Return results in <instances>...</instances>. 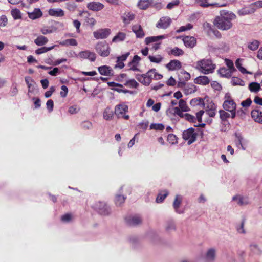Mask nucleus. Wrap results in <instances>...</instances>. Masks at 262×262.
Instances as JSON below:
<instances>
[{"instance_id":"obj_52","label":"nucleus","mask_w":262,"mask_h":262,"mask_svg":"<svg viewBox=\"0 0 262 262\" xmlns=\"http://www.w3.org/2000/svg\"><path fill=\"white\" fill-rule=\"evenodd\" d=\"M25 82L27 85L28 88V92H31L30 89L32 86V83H35V81L33 79L31 78L30 76H26L25 77Z\"/></svg>"},{"instance_id":"obj_23","label":"nucleus","mask_w":262,"mask_h":262,"mask_svg":"<svg viewBox=\"0 0 262 262\" xmlns=\"http://www.w3.org/2000/svg\"><path fill=\"white\" fill-rule=\"evenodd\" d=\"M132 30L137 38H143L145 36L144 31L140 25H136L132 27Z\"/></svg>"},{"instance_id":"obj_42","label":"nucleus","mask_w":262,"mask_h":262,"mask_svg":"<svg viewBox=\"0 0 262 262\" xmlns=\"http://www.w3.org/2000/svg\"><path fill=\"white\" fill-rule=\"evenodd\" d=\"M126 86L130 88H137L139 86V83L134 79L127 80L124 84Z\"/></svg>"},{"instance_id":"obj_45","label":"nucleus","mask_w":262,"mask_h":262,"mask_svg":"<svg viewBox=\"0 0 262 262\" xmlns=\"http://www.w3.org/2000/svg\"><path fill=\"white\" fill-rule=\"evenodd\" d=\"M126 198L123 195L118 194L116 195L115 199V203L117 206H120L123 203L125 200Z\"/></svg>"},{"instance_id":"obj_31","label":"nucleus","mask_w":262,"mask_h":262,"mask_svg":"<svg viewBox=\"0 0 262 262\" xmlns=\"http://www.w3.org/2000/svg\"><path fill=\"white\" fill-rule=\"evenodd\" d=\"M168 194V192L167 190L161 191L156 198V202L158 203L162 202Z\"/></svg>"},{"instance_id":"obj_40","label":"nucleus","mask_w":262,"mask_h":262,"mask_svg":"<svg viewBox=\"0 0 262 262\" xmlns=\"http://www.w3.org/2000/svg\"><path fill=\"white\" fill-rule=\"evenodd\" d=\"M254 11L255 10L253 8L249 9L247 8H244L241 10H239L237 12V13L239 15L243 16L252 13L254 12Z\"/></svg>"},{"instance_id":"obj_11","label":"nucleus","mask_w":262,"mask_h":262,"mask_svg":"<svg viewBox=\"0 0 262 262\" xmlns=\"http://www.w3.org/2000/svg\"><path fill=\"white\" fill-rule=\"evenodd\" d=\"M190 78V74L185 71H182L178 75V86L183 88L186 84V81Z\"/></svg>"},{"instance_id":"obj_29","label":"nucleus","mask_w":262,"mask_h":262,"mask_svg":"<svg viewBox=\"0 0 262 262\" xmlns=\"http://www.w3.org/2000/svg\"><path fill=\"white\" fill-rule=\"evenodd\" d=\"M169 55H172L174 56H182L184 54L183 50L178 47H174L168 52Z\"/></svg>"},{"instance_id":"obj_41","label":"nucleus","mask_w":262,"mask_h":262,"mask_svg":"<svg viewBox=\"0 0 262 262\" xmlns=\"http://www.w3.org/2000/svg\"><path fill=\"white\" fill-rule=\"evenodd\" d=\"M113 115V112L109 108H106L103 112V118L106 120L112 119Z\"/></svg>"},{"instance_id":"obj_2","label":"nucleus","mask_w":262,"mask_h":262,"mask_svg":"<svg viewBox=\"0 0 262 262\" xmlns=\"http://www.w3.org/2000/svg\"><path fill=\"white\" fill-rule=\"evenodd\" d=\"M163 78V75L157 72V70L155 68L151 69L145 74H137L136 75L137 79L142 84L147 86L149 85L152 79L159 80Z\"/></svg>"},{"instance_id":"obj_46","label":"nucleus","mask_w":262,"mask_h":262,"mask_svg":"<svg viewBox=\"0 0 262 262\" xmlns=\"http://www.w3.org/2000/svg\"><path fill=\"white\" fill-rule=\"evenodd\" d=\"M11 14L14 19H19L21 18V14L20 10L18 9H12Z\"/></svg>"},{"instance_id":"obj_35","label":"nucleus","mask_w":262,"mask_h":262,"mask_svg":"<svg viewBox=\"0 0 262 262\" xmlns=\"http://www.w3.org/2000/svg\"><path fill=\"white\" fill-rule=\"evenodd\" d=\"M134 18L135 15L130 12L125 14L124 16L122 17L123 21L126 24H129Z\"/></svg>"},{"instance_id":"obj_61","label":"nucleus","mask_w":262,"mask_h":262,"mask_svg":"<svg viewBox=\"0 0 262 262\" xmlns=\"http://www.w3.org/2000/svg\"><path fill=\"white\" fill-rule=\"evenodd\" d=\"M61 89L62 91L60 92V94L61 97L64 98L67 96L68 92V89L66 85H62L61 87Z\"/></svg>"},{"instance_id":"obj_51","label":"nucleus","mask_w":262,"mask_h":262,"mask_svg":"<svg viewBox=\"0 0 262 262\" xmlns=\"http://www.w3.org/2000/svg\"><path fill=\"white\" fill-rule=\"evenodd\" d=\"M203 103V100L200 98H196L192 99L190 102V105L192 106H193L200 105Z\"/></svg>"},{"instance_id":"obj_34","label":"nucleus","mask_w":262,"mask_h":262,"mask_svg":"<svg viewBox=\"0 0 262 262\" xmlns=\"http://www.w3.org/2000/svg\"><path fill=\"white\" fill-rule=\"evenodd\" d=\"M181 203H182V198L180 195H177L176 196L174 201L173 202V206L174 209H175V211L179 213H180V212L178 211V209H179Z\"/></svg>"},{"instance_id":"obj_48","label":"nucleus","mask_w":262,"mask_h":262,"mask_svg":"<svg viewBox=\"0 0 262 262\" xmlns=\"http://www.w3.org/2000/svg\"><path fill=\"white\" fill-rule=\"evenodd\" d=\"M77 6L76 4L74 2H68L66 3V8L70 12H74Z\"/></svg>"},{"instance_id":"obj_33","label":"nucleus","mask_w":262,"mask_h":262,"mask_svg":"<svg viewBox=\"0 0 262 262\" xmlns=\"http://www.w3.org/2000/svg\"><path fill=\"white\" fill-rule=\"evenodd\" d=\"M249 89L251 92L257 93L260 90V85L257 82H251L249 84Z\"/></svg>"},{"instance_id":"obj_32","label":"nucleus","mask_w":262,"mask_h":262,"mask_svg":"<svg viewBox=\"0 0 262 262\" xmlns=\"http://www.w3.org/2000/svg\"><path fill=\"white\" fill-rule=\"evenodd\" d=\"M215 256V250L213 248L209 249L206 253V258L209 261H213Z\"/></svg>"},{"instance_id":"obj_53","label":"nucleus","mask_w":262,"mask_h":262,"mask_svg":"<svg viewBox=\"0 0 262 262\" xmlns=\"http://www.w3.org/2000/svg\"><path fill=\"white\" fill-rule=\"evenodd\" d=\"M220 118L222 121H225L230 117V114L224 110H220Z\"/></svg>"},{"instance_id":"obj_50","label":"nucleus","mask_w":262,"mask_h":262,"mask_svg":"<svg viewBox=\"0 0 262 262\" xmlns=\"http://www.w3.org/2000/svg\"><path fill=\"white\" fill-rule=\"evenodd\" d=\"M167 141L171 144H176L178 142L177 137L173 134H169L167 136Z\"/></svg>"},{"instance_id":"obj_58","label":"nucleus","mask_w":262,"mask_h":262,"mask_svg":"<svg viewBox=\"0 0 262 262\" xmlns=\"http://www.w3.org/2000/svg\"><path fill=\"white\" fill-rule=\"evenodd\" d=\"M206 113L210 117H214L216 114V107L212 106L211 108L206 110Z\"/></svg>"},{"instance_id":"obj_8","label":"nucleus","mask_w":262,"mask_h":262,"mask_svg":"<svg viewBox=\"0 0 262 262\" xmlns=\"http://www.w3.org/2000/svg\"><path fill=\"white\" fill-rule=\"evenodd\" d=\"M128 106L125 104H120L116 106L115 108V114L118 118H122L125 120H128L129 116L125 114L128 112Z\"/></svg>"},{"instance_id":"obj_62","label":"nucleus","mask_w":262,"mask_h":262,"mask_svg":"<svg viewBox=\"0 0 262 262\" xmlns=\"http://www.w3.org/2000/svg\"><path fill=\"white\" fill-rule=\"evenodd\" d=\"M180 2L179 0H174L171 2L169 3L166 6V8L168 9H172L174 6L179 5Z\"/></svg>"},{"instance_id":"obj_59","label":"nucleus","mask_w":262,"mask_h":262,"mask_svg":"<svg viewBox=\"0 0 262 262\" xmlns=\"http://www.w3.org/2000/svg\"><path fill=\"white\" fill-rule=\"evenodd\" d=\"M174 114H177L181 118H184L185 117V114L183 113V112L181 109L178 107H175L173 108Z\"/></svg>"},{"instance_id":"obj_12","label":"nucleus","mask_w":262,"mask_h":262,"mask_svg":"<svg viewBox=\"0 0 262 262\" xmlns=\"http://www.w3.org/2000/svg\"><path fill=\"white\" fill-rule=\"evenodd\" d=\"M171 19L168 16L162 17L157 23L156 26L159 28L167 29L170 25Z\"/></svg>"},{"instance_id":"obj_13","label":"nucleus","mask_w":262,"mask_h":262,"mask_svg":"<svg viewBox=\"0 0 262 262\" xmlns=\"http://www.w3.org/2000/svg\"><path fill=\"white\" fill-rule=\"evenodd\" d=\"M110 34L109 29H100L95 31L93 33L94 36L96 39H104L107 37Z\"/></svg>"},{"instance_id":"obj_7","label":"nucleus","mask_w":262,"mask_h":262,"mask_svg":"<svg viewBox=\"0 0 262 262\" xmlns=\"http://www.w3.org/2000/svg\"><path fill=\"white\" fill-rule=\"evenodd\" d=\"M182 137L184 140L188 141V143L190 145L196 140L197 133L195 132L193 128L191 127L183 132Z\"/></svg>"},{"instance_id":"obj_14","label":"nucleus","mask_w":262,"mask_h":262,"mask_svg":"<svg viewBox=\"0 0 262 262\" xmlns=\"http://www.w3.org/2000/svg\"><path fill=\"white\" fill-rule=\"evenodd\" d=\"M104 7V5L99 2H92L87 4L88 9L93 11H100L102 10Z\"/></svg>"},{"instance_id":"obj_38","label":"nucleus","mask_w":262,"mask_h":262,"mask_svg":"<svg viewBox=\"0 0 262 262\" xmlns=\"http://www.w3.org/2000/svg\"><path fill=\"white\" fill-rule=\"evenodd\" d=\"M82 13L88 14V16H87L85 19V22L88 24H89L92 26H93L94 25H95V24H96V22L95 19L93 17H90V14L88 11H82V12L81 13H80V15H81Z\"/></svg>"},{"instance_id":"obj_4","label":"nucleus","mask_w":262,"mask_h":262,"mask_svg":"<svg viewBox=\"0 0 262 262\" xmlns=\"http://www.w3.org/2000/svg\"><path fill=\"white\" fill-rule=\"evenodd\" d=\"M225 98V100L223 104V108L226 111L231 112V118H234L236 116V104L229 94H226Z\"/></svg>"},{"instance_id":"obj_26","label":"nucleus","mask_w":262,"mask_h":262,"mask_svg":"<svg viewBox=\"0 0 262 262\" xmlns=\"http://www.w3.org/2000/svg\"><path fill=\"white\" fill-rule=\"evenodd\" d=\"M184 92L186 95H189L196 91V87L193 84H188L183 86Z\"/></svg>"},{"instance_id":"obj_6","label":"nucleus","mask_w":262,"mask_h":262,"mask_svg":"<svg viewBox=\"0 0 262 262\" xmlns=\"http://www.w3.org/2000/svg\"><path fill=\"white\" fill-rule=\"evenodd\" d=\"M96 50L102 57H107L110 53V48L106 41L98 43L96 47Z\"/></svg>"},{"instance_id":"obj_15","label":"nucleus","mask_w":262,"mask_h":262,"mask_svg":"<svg viewBox=\"0 0 262 262\" xmlns=\"http://www.w3.org/2000/svg\"><path fill=\"white\" fill-rule=\"evenodd\" d=\"M166 68L169 71H174L179 70L182 68L181 62L176 59L171 60L166 65Z\"/></svg>"},{"instance_id":"obj_22","label":"nucleus","mask_w":262,"mask_h":262,"mask_svg":"<svg viewBox=\"0 0 262 262\" xmlns=\"http://www.w3.org/2000/svg\"><path fill=\"white\" fill-rule=\"evenodd\" d=\"M28 15L29 18L35 20L41 17L42 16V12L39 8H35L32 12H28Z\"/></svg>"},{"instance_id":"obj_24","label":"nucleus","mask_w":262,"mask_h":262,"mask_svg":"<svg viewBox=\"0 0 262 262\" xmlns=\"http://www.w3.org/2000/svg\"><path fill=\"white\" fill-rule=\"evenodd\" d=\"M153 4L154 0H140L138 2V6L140 9L145 10Z\"/></svg>"},{"instance_id":"obj_47","label":"nucleus","mask_w":262,"mask_h":262,"mask_svg":"<svg viewBox=\"0 0 262 262\" xmlns=\"http://www.w3.org/2000/svg\"><path fill=\"white\" fill-rule=\"evenodd\" d=\"M179 108L181 109L182 111L187 112L190 110L189 108L187 105V103L183 99H181L179 102Z\"/></svg>"},{"instance_id":"obj_21","label":"nucleus","mask_w":262,"mask_h":262,"mask_svg":"<svg viewBox=\"0 0 262 262\" xmlns=\"http://www.w3.org/2000/svg\"><path fill=\"white\" fill-rule=\"evenodd\" d=\"M197 3L199 5L202 7H208L209 6H216V7H224L226 6V4H219V3H209L208 0H197Z\"/></svg>"},{"instance_id":"obj_55","label":"nucleus","mask_w":262,"mask_h":262,"mask_svg":"<svg viewBox=\"0 0 262 262\" xmlns=\"http://www.w3.org/2000/svg\"><path fill=\"white\" fill-rule=\"evenodd\" d=\"M8 23V19L6 15H2L0 16V27H5Z\"/></svg>"},{"instance_id":"obj_19","label":"nucleus","mask_w":262,"mask_h":262,"mask_svg":"<svg viewBox=\"0 0 262 262\" xmlns=\"http://www.w3.org/2000/svg\"><path fill=\"white\" fill-rule=\"evenodd\" d=\"M50 16L56 17H61L64 16V11L60 8H51L48 10Z\"/></svg>"},{"instance_id":"obj_25","label":"nucleus","mask_w":262,"mask_h":262,"mask_svg":"<svg viewBox=\"0 0 262 262\" xmlns=\"http://www.w3.org/2000/svg\"><path fill=\"white\" fill-rule=\"evenodd\" d=\"M194 83L198 84L207 85L209 83L210 80L206 76H200L194 79Z\"/></svg>"},{"instance_id":"obj_36","label":"nucleus","mask_w":262,"mask_h":262,"mask_svg":"<svg viewBox=\"0 0 262 262\" xmlns=\"http://www.w3.org/2000/svg\"><path fill=\"white\" fill-rule=\"evenodd\" d=\"M148 58L150 62L156 63H160L163 59V57L161 55H157L156 56L149 55Z\"/></svg>"},{"instance_id":"obj_20","label":"nucleus","mask_w":262,"mask_h":262,"mask_svg":"<svg viewBox=\"0 0 262 262\" xmlns=\"http://www.w3.org/2000/svg\"><path fill=\"white\" fill-rule=\"evenodd\" d=\"M99 73L104 76H112L113 75V70L107 66H102L98 68Z\"/></svg>"},{"instance_id":"obj_39","label":"nucleus","mask_w":262,"mask_h":262,"mask_svg":"<svg viewBox=\"0 0 262 262\" xmlns=\"http://www.w3.org/2000/svg\"><path fill=\"white\" fill-rule=\"evenodd\" d=\"M126 38V34L123 32H119L112 39L113 42L123 41Z\"/></svg>"},{"instance_id":"obj_54","label":"nucleus","mask_w":262,"mask_h":262,"mask_svg":"<svg viewBox=\"0 0 262 262\" xmlns=\"http://www.w3.org/2000/svg\"><path fill=\"white\" fill-rule=\"evenodd\" d=\"M193 28V25L191 24H188L185 26H181L177 31L178 33L183 32L186 30H190Z\"/></svg>"},{"instance_id":"obj_63","label":"nucleus","mask_w":262,"mask_h":262,"mask_svg":"<svg viewBox=\"0 0 262 262\" xmlns=\"http://www.w3.org/2000/svg\"><path fill=\"white\" fill-rule=\"evenodd\" d=\"M128 66L129 67V70L133 71H139L140 70L138 68V64L137 63H132V62L130 61L128 63Z\"/></svg>"},{"instance_id":"obj_28","label":"nucleus","mask_w":262,"mask_h":262,"mask_svg":"<svg viewBox=\"0 0 262 262\" xmlns=\"http://www.w3.org/2000/svg\"><path fill=\"white\" fill-rule=\"evenodd\" d=\"M259 43L258 40L253 39L248 43L247 48L250 50L256 51L258 48Z\"/></svg>"},{"instance_id":"obj_16","label":"nucleus","mask_w":262,"mask_h":262,"mask_svg":"<svg viewBox=\"0 0 262 262\" xmlns=\"http://www.w3.org/2000/svg\"><path fill=\"white\" fill-rule=\"evenodd\" d=\"M184 44L186 47L192 48L196 43V39L193 36H186L183 38Z\"/></svg>"},{"instance_id":"obj_30","label":"nucleus","mask_w":262,"mask_h":262,"mask_svg":"<svg viewBox=\"0 0 262 262\" xmlns=\"http://www.w3.org/2000/svg\"><path fill=\"white\" fill-rule=\"evenodd\" d=\"M59 44L62 46H76L78 43L76 39L71 38L63 40L62 41L60 42Z\"/></svg>"},{"instance_id":"obj_49","label":"nucleus","mask_w":262,"mask_h":262,"mask_svg":"<svg viewBox=\"0 0 262 262\" xmlns=\"http://www.w3.org/2000/svg\"><path fill=\"white\" fill-rule=\"evenodd\" d=\"M150 129L156 130H163L164 129V126L161 123H152L150 125Z\"/></svg>"},{"instance_id":"obj_18","label":"nucleus","mask_w":262,"mask_h":262,"mask_svg":"<svg viewBox=\"0 0 262 262\" xmlns=\"http://www.w3.org/2000/svg\"><path fill=\"white\" fill-rule=\"evenodd\" d=\"M251 115L255 122L262 124V112L260 110L257 108L252 110Z\"/></svg>"},{"instance_id":"obj_44","label":"nucleus","mask_w":262,"mask_h":262,"mask_svg":"<svg viewBox=\"0 0 262 262\" xmlns=\"http://www.w3.org/2000/svg\"><path fill=\"white\" fill-rule=\"evenodd\" d=\"M238 200V204L242 206L244 205H247L248 204V200L244 198L243 197H241L240 196H234L233 197V200L235 201Z\"/></svg>"},{"instance_id":"obj_43","label":"nucleus","mask_w":262,"mask_h":262,"mask_svg":"<svg viewBox=\"0 0 262 262\" xmlns=\"http://www.w3.org/2000/svg\"><path fill=\"white\" fill-rule=\"evenodd\" d=\"M55 46H53L50 47H43L40 48H38L36 50L35 53L37 55H39L42 53L47 52L49 51L52 50L54 48Z\"/></svg>"},{"instance_id":"obj_56","label":"nucleus","mask_w":262,"mask_h":262,"mask_svg":"<svg viewBox=\"0 0 262 262\" xmlns=\"http://www.w3.org/2000/svg\"><path fill=\"white\" fill-rule=\"evenodd\" d=\"M81 126L85 130L90 129L92 127V124L89 121H84L81 123Z\"/></svg>"},{"instance_id":"obj_64","label":"nucleus","mask_w":262,"mask_h":262,"mask_svg":"<svg viewBox=\"0 0 262 262\" xmlns=\"http://www.w3.org/2000/svg\"><path fill=\"white\" fill-rule=\"evenodd\" d=\"M129 54H130L129 52H127L120 56L118 57L117 62H119L120 61H124L126 60V59H127L128 56L129 55Z\"/></svg>"},{"instance_id":"obj_9","label":"nucleus","mask_w":262,"mask_h":262,"mask_svg":"<svg viewBox=\"0 0 262 262\" xmlns=\"http://www.w3.org/2000/svg\"><path fill=\"white\" fill-rule=\"evenodd\" d=\"M93 207L95 210L101 215H106L110 212L109 207L103 202L99 201L96 202Z\"/></svg>"},{"instance_id":"obj_1","label":"nucleus","mask_w":262,"mask_h":262,"mask_svg":"<svg viewBox=\"0 0 262 262\" xmlns=\"http://www.w3.org/2000/svg\"><path fill=\"white\" fill-rule=\"evenodd\" d=\"M220 14V16L215 17L214 25L221 30L230 29L233 26L232 21L236 18V15L233 12L226 10H221Z\"/></svg>"},{"instance_id":"obj_10","label":"nucleus","mask_w":262,"mask_h":262,"mask_svg":"<svg viewBox=\"0 0 262 262\" xmlns=\"http://www.w3.org/2000/svg\"><path fill=\"white\" fill-rule=\"evenodd\" d=\"M75 57H79L82 59H88L91 61H95L96 60V54L89 50H85L80 52L78 54H76L75 52H73Z\"/></svg>"},{"instance_id":"obj_57","label":"nucleus","mask_w":262,"mask_h":262,"mask_svg":"<svg viewBox=\"0 0 262 262\" xmlns=\"http://www.w3.org/2000/svg\"><path fill=\"white\" fill-rule=\"evenodd\" d=\"M184 116V118L186 120L190 122H195L196 118L194 116L188 113H185Z\"/></svg>"},{"instance_id":"obj_17","label":"nucleus","mask_w":262,"mask_h":262,"mask_svg":"<svg viewBox=\"0 0 262 262\" xmlns=\"http://www.w3.org/2000/svg\"><path fill=\"white\" fill-rule=\"evenodd\" d=\"M126 223L129 226H136L141 223V218L137 215L125 218Z\"/></svg>"},{"instance_id":"obj_60","label":"nucleus","mask_w":262,"mask_h":262,"mask_svg":"<svg viewBox=\"0 0 262 262\" xmlns=\"http://www.w3.org/2000/svg\"><path fill=\"white\" fill-rule=\"evenodd\" d=\"M41 33L43 35H46L53 32L52 30L48 27H44L40 30Z\"/></svg>"},{"instance_id":"obj_5","label":"nucleus","mask_w":262,"mask_h":262,"mask_svg":"<svg viewBox=\"0 0 262 262\" xmlns=\"http://www.w3.org/2000/svg\"><path fill=\"white\" fill-rule=\"evenodd\" d=\"M166 37L165 35H159L157 36L147 37L145 39V43L149 45L151 43H154L150 48V50L156 51L160 48L161 42H158L160 40L164 39Z\"/></svg>"},{"instance_id":"obj_27","label":"nucleus","mask_w":262,"mask_h":262,"mask_svg":"<svg viewBox=\"0 0 262 262\" xmlns=\"http://www.w3.org/2000/svg\"><path fill=\"white\" fill-rule=\"evenodd\" d=\"M48 42V39L42 35L38 36L35 40L34 43L38 46H42L46 45Z\"/></svg>"},{"instance_id":"obj_37","label":"nucleus","mask_w":262,"mask_h":262,"mask_svg":"<svg viewBox=\"0 0 262 262\" xmlns=\"http://www.w3.org/2000/svg\"><path fill=\"white\" fill-rule=\"evenodd\" d=\"M218 73L222 77H229L231 76V71L225 67L221 68L218 70Z\"/></svg>"},{"instance_id":"obj_3","label":"nucleus","mask_w":262,"mask_h":262,"mask_svg":"<svg viewBox=\"0 0 262 262\" xmlns=\"http://www.w3.org/2000/svg\"><path fill=\"white\" fill-rule=\"evenodd\" d=\"M215 67V64L209 59H203L196 62V68L204 74L213 73Z\"/></svg>"}]
</instances>
